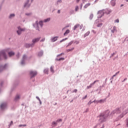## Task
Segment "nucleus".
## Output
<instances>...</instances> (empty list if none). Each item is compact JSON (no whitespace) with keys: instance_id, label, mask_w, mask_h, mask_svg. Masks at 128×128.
Returning a JSON list of instances; mask_svg holds the SVG:
<instances>
[{"instance_id":"obj_1","label":"nucleus","mask_w":128,"mask_h":128,"mask_svg":"<svg viewBox=\"0 0 128 128\" xmlns=\"http://www.w3.org/2000/svg\"><path fill=\"white\" fill-rule=\"evenodd\" d=\"M108 116H110V110H108L101 113L99 116V122H104L106 120V118Z\"/></svg>"},{"instance_id":"obj_2","label":"nucleus","mask_w":128,"mask_h":128,"mask_svg":"<svg viewBox=\"0 0 128 128\" xmlns=\"http://www.w3.org/2000/svg\"><path fill=\"white\" fill-rule=\"evenodd\" d=\"M8 52V49L6 50H2L1 52H0V60H2V58H4L5 60H6V52Z\"/></svg>"},{"instance_id":"obj_3","label":"nucleus","mask_w":128,"mask_h":128,"mask_svg":"<svg viewBox=\"0 0 128 128\" xmlns=\"http://www.w3.org/2000/svg\"><path fill=\"white\" fill-rule=\"evenodd\" d=\"M122 111V108H117L111 113V114H120Z\"/></svg>"},{"instance_id":"obj_4","label":"nucleus","mask_w":128,"mask_h":128,"mask_svg":"<svg viewBox=\"0 0 128 128\" xmlns=\"http://www.w3.org/2000/svg\"><path fill=\"white\" fill-rule=\"evenodd\" d=\"M29 74L30 78H34L38 74V72L36 71L30 70L29 72Z\"/></svg>"},{"instance_id":"obj_5","label":"nucleus","mask_w":128,"mask_h":128,"mask_svg":"<svg viewBox=\"0 0 128 128\" xmlns=\"http://www.w3.org/2000/svg\"><path fill=\"white\" fill-rule=\"evenodd\" d=\"M18 30H17V34L18 35L22 34V32H24V30H26V28H20V26H18Z\"/></svg>"},{"instance_id":"obj_6","label":"nucleus","mask_w":128,"mask_h":128,"mask_svg":"<svg viewBox=\"0 0 128 128\" xmlns=\"http://www.w3.org/2000/svg\"><path fill=\"white\" fill-rule=\"evenodd\" d=\"M100 82V80H96L93 83L90 84V86H87V90H88L89 88H92V86H94L96 84V82Z\"/></svg>"},{"instance_id":"obj_7","label":"nucleus","mask_w":128,"mask_h":128,"mask_svg":"<svg viewBox=\"0 0 128 128\" xmlns=\"http://www.w3.org/2000/svg\"><path fill=\"white\" fill-rule=\"evenodd\" d=\"M60 56H62V54L58 55L57 56V58H56V60L57 61L64 60V58H60Z\"/></svg>"},{"instance_id":"obj_8","label":"nucleus","mask_w":128,"mask_h":128,"mask_svg":"<svg viewBox=\"0 0 128 128\" xmlns=\"http://www.w3.org/2000/svg\"><path fill=\"white\" fill-rule=\"evenodd\" d=\"M128 112H123L122 114L118 116V118L120 119L122 118H124V116H126V114H127Z\"/></svg>"},{"instance_id":"obj_9","label":"nucleus","mask_w":128,"mask_h":128,"mask_svg":"<svg viewBox=\"0 0 128 128\" xmlns=\"http://www.w3.org/2000/svg\"><path fill=\"white\" fill-rule=\"evenodd\" d=\"M40 40V38H36L32 40V42L33 44H36V42H38Z\"/></svg>"},{"instance_id":"obj_10","label":"nucleus","mask_w":128,"mask_h":128,"mask_svg":"<svg viewBox=\"0 0 128 128\" xmlns=\"http://www.w3.org/2000/svg\"><path fill=\"white\" fill-rule=\"evenodd\" d=\"M58 36H55L52 38L51 40L52 42H54L56 40H58Z\"/></svg>"},{"instance_id":"obj_11","label":"nucleus","mask_w":128,"mask_h":128,"mask_svg":"<svg viewBox=\"0 0 128 128\" xmlns=\"http://www.w3.org/2000/svg\"><path fill=\"white\" fill-rule=\"evenodd\" d=\"M6 103H4L2 104L0 106V108L2 109L4 108H6Z\"/></svg>"},{"instance_id":"obj_12","label":"nucleus","mask_w":128,"mask_h":128,"mask_svg":"<svg viewBox=\"0 0 128 128\" xmlns=\"http://www.w3.org/2000/svg\"><path fill=\"white\" fill-rule=\"evenodd\" d=\"M8 54L9 56H14V52H8Z\"/></svg>"},{"instance_id":"obj_13","label":"nucleus","mask_w":128,"mask_h":128,"mask_svg":"<svg viewBox=\"0 0 128 128\" xmlns=\"http://www.w3.org/2000/svg\"><path fill=\"white\" fill-rule=\"evenodd\" d=\"M111 4L112 6H116V0H112L111 1Z\"/></svg>"},{"instance_id":"obj_14","label":"nucleus","mask_w":128,"mask_h":128,"mask_svg":"<svg viewBox=\"0 0 128 128\" xmlns=\"http://www.w3.org/2000/svg\"><path fill=\"white\" fill-rule=\"evenodd\" d=\"M70 30H67L66 32L64 33V36H68V34H70Z\"/></svg>"},{"instance_id":"obj_15","label":"nucleus","mask_w":128,"mask_h":128,"mask_svg":"<svg viewBox=\"0 0 128 128\" xmlns=\"http://www.w3.org/2000/svg\"><path fill=\"white\" fill-rule=\"evenodd\" d=\"M26 55H24L22 57V60L21 62L22 64H24V60H26Z\"/></svg>"},{"instance_id":"obj_16","label":"nucleus","mask_w":128,"mask_h":128,"mask_svg":"<svg viewBox=\"0 0 128 128\" xmlns=\"http://www.w3.org/2000/svg\"><path fill=\"white\" fill-rule=\"evenodd\" d=\"M104 102V100H98L97 101H96V102H97V104H102V102Z\"/></svg>"},{"instance_id":"obj_17","label":"nucleus","mask_w":128,"mask_h":128,"mask_svg":"<svg viewBox=\"0 0 128 128\" xmlns=\"http://www.w3.org/2000/svg\"><path fill=\"white\" fill-rule=\"evenodd\" d=\"M79 26H80V24H77L75 25L74 28V30H76V28H79Z\"/></svg>"},{"instance_id":"obj_18","label":"nucleus","mask_w":128,"mask_h":128,"mask_svg":"<svg viewBox=\"0 0 128 128\" xmlns=\"http://www.w3.org/2000/svg\"><path fill=\"white\" fill-rule=\"evenodd\" d=\"M90 6V3H88V4H86L84 6V8H88V6Z\"/></svg>"},{"instance_id":"obj_19","label":"nucleus","mask_w":128,"mask_h":128,"mask_svg":"<svg viewBox=\"0 0 128 128\" xmlns=\"http://www.w3.org/2000/svg\"><path fill=\"white\" fill-rule=\"evenodd\" d=\"M42 54H44V52H42V51L39 52L38 54V56H42Z\"/></svg>"},{"instance_id":"obj_20","label":"nucleus","mask_w":128,"mask_h":128,"mask_svg":"<svg viewBox=\"0 0 128 128\" xmlns=\"http://www.w3.org/2000/svg\"><path fill=\"white\" fill-rule=\"evenodd\" d=\"M28 1L27 3H26L24 5V8H28L30 6V4H28Z\"/></svg>"},{"instance_id":"obj_21","label":"nucleus","mask_w":128,"mask_h":128,"mask_svg":"<svg viewBox=\"0 0 128 128\" xmlns=\"http://www.w3.org/2000/svg\"><path fill=\"white\" fill-rule=\"evenodd\" d=\"M72 44H74V41H72L70 42H69L68 44V45L66 46V48H68V46H72Z\"/></svg>"},{"instance_id":"obj_22","label":"nucleus","mask_w":128,"mask_h":128,"mask_svg":"<svg viewBox=\"0 0 128 128\" xmlns=\"http://www.w3.org/2000/svg\"><path fill=\"white\" fill-rule=\"evenodd\" d=\"M112 10H108L106 11V14H110V12H112Z\"/></svg>"},{"instance_id":"obj_23","label":"nucleus","mask_w":128,"mask_h":128,"mask_svg":"<svg viewBox=\"0 0 128 128\" xmlns=\"http://www.w3.org/2000/svg\"><path fill=\"white\" fill-rule=\"evenodd\" d=\"M50 18H48L44 20V22H50Z\"/></svg>"},{"instance_id":"obj_24","label":"nucleus","mask_w":128,"mask_h":128,"mask_svg":"<svg viewBox=\"0 0 128 128\" xmlns=\"http://www.w3.org/2000/svg\"><path fill=\"white\" fill-rule=\"evenodd\" d=\"M44 74H48V69H45L44 70Z\"/></svg>"},{"instance_id":"obj_25","label":"nucleus","mask_w":128,"mask_h":128,"mask_svg":"<svg viewBox=\"0 0 128 128\" xmlns=\"http://www.w3.org/2000/svg\"><path fill=\"white\" fill-rule=\"evenodd\" d=\"M16 100H20V95H17L15 98Z\"/></svg>"},{"instance_id":"obj_26","label":"nucleus","mask_w":128,"mask_h":128,"mask_svg":"<svg viewBox=\"0 0 128 128\" xmlns=\"http://www.w3.org/2000/svg\"><path fill=\"white\" fill-rule=\"evenodd\" d=\"M74 50V48H72L71 49H68L67 50V52H72V50Z\"/></svg>"},{"instance_id":"obj_27","label":"nucleus","mask_w":128,"mask_h":128,"mask_svg":"<svg viewBox=\"0 0 128 128\" xmlns=\"http://www.w3.org/2000/svg\"><path fill=\"white\" fill-rule=\"evenodd\" d=\"M102 26V23H100V24H98L97 25V26H98V28H100V27Z\"/></svg>"},{"instance_id":"obj_28","label":"nucleus","mask_w":128,"mask_h":128,"mask_svg":"<svg viewBox=\"0 0 128 128\" xmlns=\"http://www.w3.org/2000/svg\"><path fill=\"white\" fill-rule=\"evenodd\" d=\"M116 26H114V27L113 28L112 30V32H116Z\"/></svg>"},{"instance_id":"obj_29","label":"nucleus","mask_w":128,"mask_h":128,"mask_svg":"<svg viewBox=\"0 0 128 128\" xmlns=\"http://www.w3.org/2000/svg\"><path fill=\"white\" fill-rule=\"evenodd\" d=\"M78 6H76L75 8V11L78 12Z\"/></svg>"},{"instance_id":"obj_30","label":"nucleus","mask_w":128,"mask_h":128,"mask_svg":"<svg viewBox=\"0 0 128 128\" xmlns=\"http://www.w3.org/2000/svg\"><path fill=\"white\" fill-rule=\"evenodd\" d=\"M14 14H11L10 16V18H14Z\"/></svg>"},{"instance_id":"obj_31","label":"nucleus","mask_w":128,"mask_h":128,"mask_svg":"<svg viewBox=\"0 0 128 128\" xmlns=\"http://www.w3.org/2000/svg\"><path fill=\"white\" fill-rule=\"evenodd\" d=\"M90 34V32H87L86 34H84V36H88Z\"/></svg>"},{"instance_id":"obj_32","label":"nucleus","mask_w":128,"mask_h":128,"mask_svg":"<svg viewBox=\"0 0 128 128\" xmlns=\"http://www.w3.org/2000/svg\"><path fill=\"white\" fill-rule=\"evenodd\" d=\"M68 40V38H66L64 39H63L60 41V42H64V40Z\"/></svg>"},{"instance_id":"obj_33","label":"nucleus","mask_w":128,"mask_h":128,"mask_svg":"<svg viewBox=\"0 0 128 128\" xmlns=\"http://www.w3.org/2000/svg\"><path fill=\"white\" fill-rule=\"evenodd\" d=\"M50 72H54V67H50Z\"/></svg>"},{"instance_id":"obj_34","label":"nucleus","mask_w":128,"mask_h":128,"mask_svg":"<svg viewBox=\"0 0 128 128\" xmlns=\"http://www.w3.org/2000/svg\"><path fill=\"white\" fill-rule=\"evenodd\" d=\"M39 24L41 26H42V21H40L39 22Z\"/></svg>"},{"instance_id":"obj_35","label":"nucleus","mask_w":128,"mask_h":128,"mask_svg":"<svg viewBox=\"0 0 128 128\" xmlns=\"http://www.w3.org/2000/svg\"><path fill=\"white\" fill-rule=\"evenodd\" d=\"M126 126L128 127V118L126 119Z\"/></svg>"},{"instance_id":"obj_36","label":"nucleus","mask_w":128,"mask_h":128,"mask_svg":"<svg viewBox=\"0 0 128 128\" xmlns=\"http://www.w3.org/2000/svg\"><path fill=\"white\" fill-rule=\"evenodd\" d=\"M90 19L92 20V18H94V14H91L90 15Z\"/></svg>"},{"instance_id":"obj_37","label":"nucleus","mask_w":128,"mask_h":128,"mask_svg":"<svg viewBox=\"0 0 128 128\" xmlns=\"http://www.w3.org/2000/svg\"><path fill=\"white\" fill-rule=\"evenodd\" d=\"M34 26H38V21L36 22V24H34Z\"/></svg>"},{"instance_id":"obj_38","label":"nucleus","mask_w":128,"mask_h":128,"mask_svg":"<svg viewBox=\"0 0 128 128\" xmlns=\"http://www.w3.org/2000/svg\"><path fill=\"white\" fill-rule=\"evenodd\" d=\"M72 92H78V90L75 89L72 91Z\"/></svg>"},{"instance_id":"obj_39","label":"nucleus","mask_w":128,"mask_h":128,"mask_svg":"<svg viewBox=\"0 0 128 128\" xmlns=\"http://www.w3.org/2000/svg\"><path fill=\"white\" fill-rule=\"evenodd\" d=\"M56 122H62V119H59V120H58Z\"/></svg>"},{"instance_id":"obj_40","label":"nucleus","mask_w":128,"mask_h":128,"mask_svg":"<svg viewBox=\"0 0 128 128\" xmlns=\"http://www.w3.org/2000/svg\"><path fill=\"white\" fill-rule=\"evenodd\" d=\"M58 2H60V4L62 2V0H59L57 2V4H58Z\"/></svg>"},{"instance_id":"obj_41","label":"nucleus","mask_w":128,"mask_h":128,"mask_svg":"<svg viewBox=\"0 0 128 128\" xmlns=\"http://www.w3.org/2000/svg\"><path fill=\"white\" fill-rule=\"evenodd\" d=\"M86 98H88V95H86L84 97L82 98V100H86Z\"/></svg>"},{"instance_id":"obj_42","label":"nucleus","mask_w":128,"mask_h":128,"mask_svg":"<svg viewBox=\"0 0 128 128\" xmlns=\"http://www.w3.org/2000/svg\"><path fill=\"white\" fill-rule=\"evenodd\" d=\"M115 22H120V20H118V19L116 20Z\"/></svg>"},{"instance_id":"obj_43","label":"nucleus","mask_w":128,"mask_h":128,"mask_svg":"<svg viewBox=\"0 0 128 128\" xmlns=\"http://www.w3.org/2000/svg\"><path fill=\"white\" fill-rule=\"evenodd\" d=\"M68 26H66V27H64V28H63L62 29V30H64V28H68Z\"/></svg>"},{"instance_id":"obj_44","label":"nucleus","mask_w":128,"mask_h":128,"mask_svg":"<svg viewBox=\"0 0 128 128\" xmlns=\"http://www.w3.org/2000/svg\"><path fill=\"white\" fill-rule=\"evenodd\" d=\"M26 125H19V127L20 128V126H26Z\"/></svg>"},{"instance_id":"obj_45","label":"nucleus","mask_w":128,"mask_h":128,"mask_svg":"<svg viewBox=\"0 0 128 128\" xmlns=\"http://www.w3.org/2000/svg\"><path fill=\"white\" fill-rule=\"evenodd\" d=\"M52 124H56V122H52Z\"/></svg>"},{"instance_id":"obj_46","label":"nucleus","mask_w":128,"mask_h":128,"mask_svg":"<svg viewBox=\"0 0 128 128\" xmlns=\"http://www.w3.org/2000/svg\"><path fill=\"white\" fill-rule=\"evenodd\" d=\"M92 32H94V34H96V31H94V30H92Z\"/></svg>"},{"instance_id":"obj_47","label":"nucleus","mask_w":128,"mask_h":128,"mask_svg":"<svg viewBox=\"0 0 128 128\" xmlns=\"http://www.w3.org/2000/svg\"><path fill=\"white\" fill-rule=\"evenodd\" d=\"M114 76H116V74H114V75L112 76V78H114Z\"/></svg>"},{"instance_id":"obj_48","label":"nucleus","mask_w":128,"mask_h":128,"mask_svg":"<svg viewBox=\"0 0 128 128\" xmlns=\"http://www.w3.org/2000/svg\"><path fill=\"white\" fill-rule=\"evenodd\" d=\"M118 74H120V71H118L116 73V75Z\"/></svg>"},{"instance_id":"obj_49","label":"nucleus","mask_w":128,"mask_h":128,"mask_svg":"<svg viewBox=\"0 0 128 128\" xmlns=\"http://www.w3.org/2000/svg\"><path fill=\"white\" fill-rule=\"evenodd\" d=\"M58 14H60V10H58Z\"/></svg>"},{"instance_id":"obj_50","label":"nucleus","mask_w":128,"mask_h":128,"mask_svg":"<svg viewBox=\"0 0 128 128\" xmlns=\"http://www.w3.org/2000/svg\"><path fill=\"white\" fill-rule=\"evenodd\" d=\"M82 25H81V26H80V30H82Z\"/></svg>"},{"instance_id":"obj_51","label":"nucleus","mask_w":128,"mask_h":128,"mask_svg":"<svg viewBox=\"0 0 128 128\" xmlns=\"http://www.w3.org/2000/svg\"><path fill=\"white\" fill-rule=\"evenodd\" d=\"M44 38H43L42 40H40V42H44Z\"/></svg>"},{"instance_id":"obj_52","label":"nucleus","mask_w":128,"mask_h":128,"mask_svg":"<svg viewBox=\"0 0 128 128\" xmlns=\"http://www.w3.org/2000/svg\"><path fill=\"white\" fill-rule=\"evenodd\" d=\"M80 0H76V2H79Z\"/></svg>"},{"instance_id":"obj_53","label":"nucleus","mask_w":128,"mask_h":128,"mask_svg":"<svg viewBox=\"0 0 128 128\" xmlns=\"http://www.w3.org/2000/svg\"><path fill=\"white\" fill-rule=\"evenodd\" d=\"M127 80L126 78H124L123 82H124L125 80Z\"/></svg>"},{"instance_id":"obj_54","label":"nucleus","mask_w":128,"mask_h":128,"mask_svg":"<svg viewBox=\"0 0 128 128\" xmlns=\"http://www.w3.org/2000/svg\"><path fill=\"white\" fill-rule=\"evenodd\" d=\"M37 98L38 100H40V98H38V97H37Z\"/></svg>"},{"instance_id":"obj_55","label":"nucleus","mask_w":128,"mask_h":128,"mask_svg":"<svg viewBox=\"0 0 128 128\" xmlns=\"http://www.w3.org/2000/svg\"><path fill=\"white\" fill-rule=\"evenodd\" d=\"M120 6L122 7V6H124V4H121V6Z\"/></svg>"},{"instance_id":"obj_56","label":"nucleus","mask_w":128,"mask_h":128,"mask_svg":"<svg viewBox=\"0 0 128 128\" xmlns=\"http://www.w3.org/2000/svg\"><path fill=\"white\" fill-rule=\"evenodd\" d=\"M98 0H95V2H98Z\"/></svg>"},{"instance_id":"obj_57","label":"nucleus","mask_w":128,"mask_h":128,"mask_svg":"<svg viewBox=\"0 0 128 128\" xmlns=\"http://www.w3.org/2000/svg\"><path fill=\"white\" fill-rule=\"evenodd\" d=\"M82 4L81 5V8H80L81 9H82Z\"/></svg>"},{"instance_id":"obj_58","label":"nucleus","mask_w":128,"mask_h":128,"mask_svg":"<svg viewBox=\"0 0 128 128\" xmlns=\"http://www.w3.org/2000/svg\"><path fill=\"white\" fill-rule=\"evenodd\" d=\"M114 53L113 54H112V56H114Z\"/></svg>"},{"instance_id":"obj_59","label":"nucleus","mask_w":128,"mask_h":128,"mask_svg":"<svg viewBox=\"0 0 128 128\" xmlns=\"http://www.w3.org/2000/svg\"><path fill=\"white\" fill-rule=\"evenodd\" d=\"M11 123L12 124V121L11 122Z\"/></svg>"},{"instance_id":"obj_60","label":"nucleus","mask_w":128,"mask_h":128,"mask_svg":"<svg viewBox=\"0 0 128 128\" xmlns=\"http://www.w3.org/2000/svg\"><path fill=\"white\" fill-rule=\"evenodd\" d=\"M126 2H128V0H126Z\"/></svg>"},{"instance_id":"obj_61","label":"nucleus","mask_w":128,"mask_h":128,"mask_svg":"<svg viewBox=\"0 0 128 128\" xmlns=\"http://www.w3.org/2000/svg\"><path fill=\"white\" fill-rule=\"evenodd\" d=\"M1 68H4V67H1Z\"/></svg>"}]
</instances>
